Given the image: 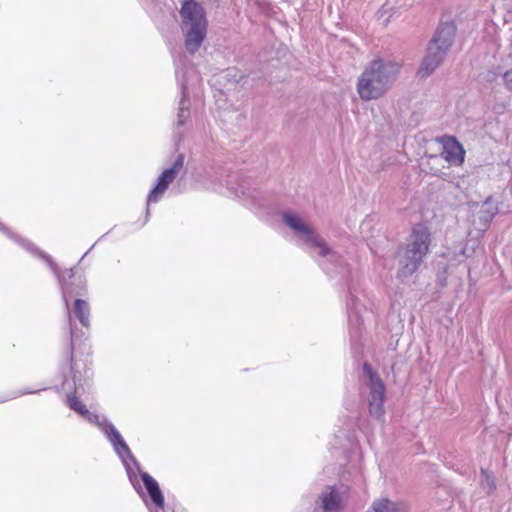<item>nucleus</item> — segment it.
I'll return each instance as SVG.
<instances>
[{"instance_id": "obj_1", "label": "nucleus", "mask_w": 512, "mask_h": 512, "mask_svg": "<svg viewBox=\"0 0 512 512\" xmlns=\"http://www.w3.org/2000/svg\"><path fill=\"white\" fill-rule=\"evenodd\" d=\"M457 30L454 20L440 19L426 45L424 56L418 68L417 75L420 78L425 79L431 76L443 64L454 45Z\"/></svg>"}, {"instance_id": "obj_2", "label": "nucleus", "mask_w": 512, "mask_h": 512, "mask_svg": "<svg viewBox=\"0 0 512 512\" xmlns=\"http://www.w3.org/2000/svg\"><path fill=\"white\" fill-rule=\"evenodd\" d=\"M400 66L381 58L372 60L357 80V92L364 101L381 98L395 81Z\"/></svg>"}, {"instance_id": "obj_3", "label": "nucleus", "mask_w": 512, "mask_h": 512, "mask_svg": "<svg viewBox=\"0 0 512 512\" xmlns=\"http://www.w3.org/2000/svg\"><path fill=\"white\" fill-rule=\"evenodd\" d=\"M179 14L185 49L190 55H194L207 37L206 10L197 0H183Z\"/></svg>"}, {"instance_id": "obj_4", "label": "nucleus", "mask_w": 512, "mask_h": 512, "mask_svg": "<svg viewBox=\"0 0 512 512\" xmlns=\"http://www.w3.org/2000/svg\"><path fill=\"white\" fill-rule=\"evenodd\" d=\"M431 234L423 224L413 226L404 251L405 262L398 271L399 277L414 273L429 252Z\"/></svg>"}, {"instance_id": "obj_5", "label": "nucleus", "mask_w": 512, "mask_h": 512, "mask_svg": "<svg viewBox=\"0 0 512 512\" xmlns=\"http://www.w3.org/2000/svg\"><path fill=\"white\" fill-rule=\"evenodd\" d=\"M175 77L180 91V100L177 112V128L189 124L190 111V80L195 77V68L190 59L183 52L173 55Z\"/></svg>"}, {"instance_id": "obj_6", "label": "nucleus", "mask_w": 512, "mask_h": 512, "mask_svg": "<svg viewBox=\"0 0 512 512\" xmlns=\"http://www.w3.org/2000/svg\"><path fill=\"white\" fill-rule=\"evenodd\" d=\"M363 370L369 378V412L371 415L380 418L384 414L385 385L370 364L364 363Z\"/></svg>"}, {"instance_id": "obj_7", "label": "nucleus", "mask_w": 512, "mask_h": 512, "mask_svg": "<svg viewBox=\"0 0 512 512\" xmlns=\"http://www.w3.org/2000/svg\"><path fill=\"white\" fill-rule=\"evenodd\" d=\"M441 147L440 155L451 166H461L465 161L466 151L462 144L453 136H442L436 138Z\"/></svg>"}, {"instance_id": "obj_8", "label": "nucleus", "mask_w": 512, "mask_h": 512, "mask_svg": "<svg viewBox=\"0 0 512 512\" xmlns=\"http://www.w3.org/2000/svg\"><path fill=\"white\" fill-rule=\"evenodd\" d=\"M184 155L179 154L171 168L165 169L159 176L156 186L148 195V202H157L167 190L170 183L174 181L184 165Z\"/></svg>"}, {"instance_id": "obj_9", "label": "nucleus", "mask_w": 512, "mask_h": 512, "mask_svg": "<svg viewBox=\"0 0 512 512\" xmlns=\"http://www.w3.org/2000/svg\"><path fill=\"white\" fill-rule=\"evenodd\" d=\"M283 219L289 227L298 233H301L305 237L306 241L312 242L315 246H318L320 248L319 253L322 256H325L329 253V249L324 247L312 229L304 224L296 215L284 214Z\"/></svg>"}, {"instance_id": "obj_10", "label": "nucleus", "mask_w": 512, "mask_h": 512, "mask_svg": "<svg viewBox=\"0 0 512 512\" xmlns=\"http://www.w3.org/2000/svg\"><path fill=\"white\" fill-rule=\"evenodd\" d=\"M141 478L153 503L158 507H163L164 497L157 481L146 472L141 474Z\"/></svg>"}, {"instance_id": "obj_11", "label": "nucleus", "mask_w": 512, "mask_h": 512, "mask_svg": "<svg viewBox=\"0 0 512 512\" xmlns=\"http://www.w3.org/2000/svg\"><path fill=\"white\" fill-rule=\"evenodd\" d=\"M369 512H408V507L403 503H393L388 499L375 501Z\"/></svg>"}, {"instance_id": "obj_12", "label": "nucleus", "mask_w": 512, "mask_h": 512, "mask_svg": "<svg viewBox=\"0 0 512 512\" xmlns=\"http://www.w3.org/2000/svg\"><path fill=\"white\" fill-rule=\"evenodd\" d=\"M322 507L326 512L338 511L341 507V499L334 488L322 497Z\"/></svg>"}, {"instance_id": "obj_13", "label": "nucleus", "mask_w": 512, "mask_h": 512, "mask_svg": "<svg viewBox=\"0 0 512 512\" xmlns=\"http://www.w3.org/2000/svg\"><path fill=\"white\" fill-rule=\"evenodd\" d=\"M74 312L80 323L83 326L88 327L90 315L89 304L85 300L76 299L74 302Z\"/></svg>"}, {"instance_id": "obj_14", "label": "nucleus", "mask_w": 512, "mask_h": 512, "mask_svg": "<svg viewBox=\"0 0 512 512\" xmlns=\"http://www.w3.org/2000/svg\"><path fill=\"white\" fill-rule=\"evenodd\" d=\"M67 404L70 409L83 417H89L90 412L86 405L76 396L75 393H70L67 396Z\"/></svg>"}, {"instance_id": "obj_15", "label": "nucleus", "mask_w": 512, "mask_h": 512, "mask_svg": "<svg viewBox=\"0 0 512 512\" xmlns=\"http://www.w3.org/2000/svg\"><path fill=\"white\" fill-rule=\"evenodd\" d=\"M108 437L115 446H120L122 450H124L125 452H129L128 445L125 443L121 434L115 429V427H109Z\"/></svg>"}, {"instance_id": "obj_16", "label": "nucleus", "mask_w": 512, "mask_h": 512, "mask_svg": "<svg viewBox=\"0 0 512 512\" xmlns=\"http://www.w3.org/2000/svg\"><path fill=\"white\" fill-rule=\"evenodd\" d=\"M255 5L258 7L259 11L267 16L273 13V6L267 0H255Z\"/></svg>"}, {"instance_id": "obj_17", "label": "nucleus", "mask_w": 512, "mask_h": 512, "mask_svg": "<svg viewBox=\"0 0 512 512\" xmlns=\"http://www.w3.org/2000/svg\"><path fill=\"white\" fill-rule=\"evenodd\" d=\"M502 77L506 89L512 92V67L505 71Z\"/></svg>"}, {"instance_id": "obj_18", "label": "nucleus", "mask_w": 512, "mask_h": 512, "mask_svg": "<svg viewBox=\"0 0 512 512\" xmlns=\"http://www.w3.org/2000/svg\"><path fill=\"white\" fill-rule=\"evenodd\" d=\"M226 77L233 82L238 83L241 80L242 75H239L236 69H227Z\"/></svg>"}, {"instance_id": "obj_19", "label": "nucleus", "mask_w": 512, "mask_h": 512, "mask_svg": "<svg viewBox=\"0 0 512 512\" xmlns=\"http://www.w3.org/2000/svg\"><path fill=\"white\" fill-rule=\"evenodd\" d=\"M74 350V343L72 342V351ZM73 359H74V355L72 354L71 355V361L73 362Z\"/></svg>"}, {"instance_id": "obj_20", "label": "nucleus", "mask_w": 512, "mask_h": 512, "mask_svg": "<svg viewBox=\"0 0 512 512\" xmlns=\"http://www.w3.org/2000/svg\"><path fill=\"white\" fill-rule=\"evenodd\" d=\"M139 1H140V2H142V3H146V2H148L149 0H139Z\"/></svg>"}]
</instances>
